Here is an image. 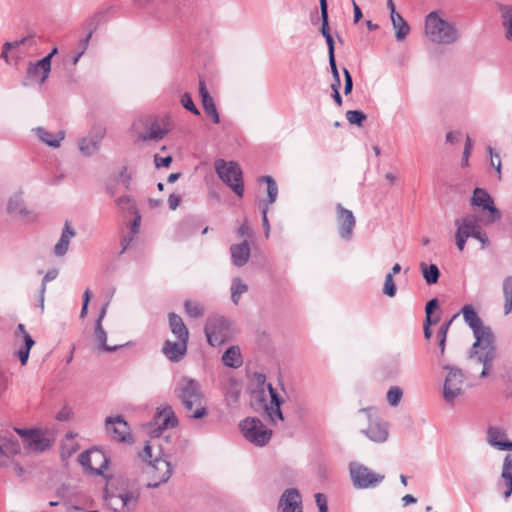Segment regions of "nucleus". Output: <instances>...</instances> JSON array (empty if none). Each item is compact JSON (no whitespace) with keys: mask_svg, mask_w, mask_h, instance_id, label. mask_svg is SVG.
Instances as JSON below:
<instances>
[{"mask_svg":"<svg viewBox=\"0 0 512 512\" xmlns=\"http://www.w3.org/2000/svg\"><path fill=\"white\" fill-rule=\"evenodd\" d=\"M463 319L473 331L475 342L473 343L469 358L477 364H482L480 373L482 378L490 375L497 352L494 344V334L489 326H484L472 305H465L461 309Z\"/></svg>","mask_w":512,"mask_h":512,"instance_id":"nucleus-1","label":"nucleus"},{"mask_svg":"<svg viewBox=\"0 0 512 512\" xmlns=\"http://www.w3.org/2000/svg\"><path fill=\"white\" fill-rule=\"evenodd\" d=\"M140 496V487L125 477L112 479L104 491L105 503L113 512H135Z\"/></svg>","mask_w":512,"mask_h":512,"instance_id":"nucleus-2","label":"nucleus"},{"mask_svg":"<svg viewBox=\"0 0 512 512\" xmlns=\"http://www.w3.org/2000/svg\"><path fill=\"white\" fill-rule=\"evenodd\" d=\"M174 394L189 414V417L201 419L207 415V409L202 403L204 394L197 380L188 376L180 377L176 382Z\"/></svg>","mask_w":512,"mask_h":512,"instance_id":"nucleus-3","label":"nucleus"},{"mask_svg":"<svg viewBox=\"0 0 512 512\" xmlns=\"http://www.w3.org/2000/svg\"><path fill=\"white\" fill-rule=\"evenodd\" d=\"M282 399L277 391L268 384V394L264 389L253 391L251 394V406L255 411H263V415L272 423L283 421V414L281 411Z\"/></svg>","mask_w":512,"mask_h":512,"instance_id":"nucleus-4","label":"nucleus"},{"mask_svg":"<svg viewBox=\"0 0 512 512\" xmlns=\"http://www.w3.org/2000/svg\"><path fill=\"white\" fill-rule=\"evenodd\" d=\"M425 33L432 42L438 44H452L459 38L455 24L440 18L436 12L427 15Z\"/></svg>","mask_w":512,"mask_h":512,"instance_id":"nucleus-5","label":"nucleus"},{"mask_svg":"<svg viewBox=\"0 0 512 512\" xmlns=\"http://www.w3.org/2000/svg\"><path fill=\"white\" fill-rule=\"evenodd\" d=\"M214 168L218 177L230 187L238 197H243L244 182L240 166L234 161L227 162L224 159H217L214 162Z\"/></svg>","mask_w":512,"mask_h":512,"instance_id":"nucleus-6","label":"nucleus"},{"mask_svg":"<svg viewBox=\"0 0 512 512\" xmlns=\"http://www.w3.org/2000/svg\"><path fill=\"white\" fill-rule=\"evenodd\" d=\"M350 480L356 489H372L380 485L385 475L377 473L364 464L352 461L348 467Z\"/></svg>","mask_w":512,"mask_h":512,"instance_id":"nucleus-7","label":"nucleus"},{"mask_svg":"<svg viewBox=\"0 0 512 512\" xmlns=\"http://www.w3.org/2000/svg\"><path fill=\"white\" fill-rule=\"evenodd\" d=\"M239 428L246 440L259 447L265 446L272 436V431L266 428L260 419L254 417L242 420Z\"/></svg>","mask_w":512,"mask_h":512,"instance_id":"nucleus-8","label":"nucleus"},{"mask_svg":"<svg viewBox=\"0 0 512 512\" xmlns=\"http://www.w3.org/2000/svg\"><path fill=\"white\" fill-rule=\"evenodd\" d=\"M374 409L362 408L358 411L359 414H364L368 421V427L362 429L361 432L371 441L375 443H383L389 436V425L386 421L373 413Z\"/></svg>","mask_w":512,"mask_h":512,"instance_id":"nucleus-9","label":"nucleus"},{"mask_svg":"<svg viewBox=\"0 0 512 512\" xmlns=\"http://www.w3.org/2000/svg\"><path fill=\"white\" fill-rule=\"evenodd\" d=\"M443 369L448 370L443 386V398L447 403L453 404L455 399L463 394L465 376L458 367L445 365Z\"/></svg>","mask_w":512,"mask_h":512,"instance_id":"nucleus-10","label":"nucleus"},{"mask_svg":"<svg viewBox=\"0 0 512 512\" xmlns=\"http://www.w3.org/2000/svg\"><path fill=\"white\" fill-rule=\"evenodd\" d=\"M205 335L211 346H219L230 337V326L226 318L219 315L208 317L205 324Z\"/></svg>","mask_w":512,"mask_h":512,"instance_id":"nucleus-11","label":"nucleus"},{"mask_svg":"<svg viewBox=\"0 0 512 512\" xmlns=\"http://www.w3.org/2000/svg\"><path fill=\"white\" fill-rule=\"evenodd\" d=\"M148 473L151 476V480L146 486L148 488H157L171 478L173 466L167 459L156 457L153 461H150Z\"/></svg>","mask_w":512,"mask_h":512,"instance_id":"nucleus-12","label":"nucleus"},{"mask_svg":"<svg viewBox=\"0 0 512 512\" xmlns=\"http://www.w3.org/2000/svg\"><path fill=\"white\" fill-rule=\"evenodd\" d=\"M471 205L480 207L489 212V216L486 219L487 223H495L502 217L500 210L495 206L492 197L485 189H474L471 197Z\"/></svg>","mask_w":512,"mask_h":512,"instance_id":"nucleus-13","label":"nucleus"},{"mask_svg":"<svg viewBox=\"0 0 512 512\" xmlns=\"http://www.w3.org/2000/svg\"><path fill=\"white\" fill-rule=\"evenodd\" d=\"M107 434L115 441L130 442L132 435L127 421L121 415L109 416L105 419Z\"/></svg>","mask_w":512,"mask_h":512,"instance_id":"nucleus-14","label":"nucleus"},{"mask_svg":"<svg viewBox=\"0 0 512 512\" xmlns=\"http://www.w3.org/2000/svg\"><path fill=\"white\" fill-rule=\"evenodd\" d=\"M104 135L105 130L101 126H94L87 137L79 139L78 147L80 152L84 156H91L97 153Z\"/></svg>","mask_w":512,"mask_h":512,"instance_id":"nucleus-15","label":"nucleus"},{"mask_svg":"<svg viewBox=\"0 0 512 512\" xmlns=\"http://www.w3.org/2000/svg\"><path fill=\"white\" fill-rule=\"evenodd\" d=\"M338 232L342 239L350 240L356 225V219L351 210L344 208L340 203L336 205Z\"/></svg>","mask_w":512,"mask_h":512,"instance_id":"nucleus-16","label":"nucleus"},{"mask_svg":"<svg viewBox=\"0 0 512 512\" xmlns=\"http://www.w3.org/2000/svg\"><path fill=\"white\" fill-rule=\"evenodd\" d=\"M79 463L88 471L101 475L102 469L107 468L108 460L100 451H84L78 457Z\"/></svg>","mask_w":512,"mask_h":512,"instance_id":"nucleus-17","label":"nucleus"},{"mask_svg":"<svg viewBox=\"0 0 512 512\" xmlns=\"http://www.w3.org/2000/svg\"><path fill=\"white\" fill-rule=\"evenodd\" d=\"M7 210L10 214L17 216L25 222H33L37 218L36 214L27 208L20 193L14 194L10 197L7 204Z\"/></svg>","mask_w":512,"mask_h":512,"instance_id":"nucleus-18","label":"nucleus"},{"mask_svg":"<svg viewBox=\"0 0 512 512\" xmlns=\"http://www.w3.org/2000/svg\"><path fill=\"white\" fill-rule=\"evenodd\" d=\"M279 512H303L300 493L295 488L286 489L279 500Z\"/></svg>","mask_w":512,"mask_h":512,"instance_id":"nucleus-19","label":"nucleus"},{"mask_svg":"<svg viewBox=\"0 0 512 512\" xmlns=\"http://www.w3.org/2000/svg\"><path fill=\"white\" fill-rule=\"evenodd\" d=\"M259 180L267 184L268 200L267 203L262 208V225L265 229V236L268 237L270 232V225L267 218V213L269 209L268 206L276 201L278 196V186L275 180L269 175L262 176Z\"/></svg>","mask_w":512,"mask_h":512,"instance_id":"nucleus-20","label":"nucleus"},{"mask_svg":"<svg viewBox=\"0 0 512 512\" xmlns=\"http://www.w3.org/2000/svg\"><path fill=\"white\" fill-rule=\"evenodd\" d=\"M188 340L178 339L177 342L166 340L162 347V353L171 361L179 362L187 352Z\"/></svg>","mask_w":512,"mask_h":512,"instance_id":"nucleus-21","label":"nucleus"},{"mask_svg":"<svg viewBox=\"0 0 512 512\" xmlns=\"http://www.w3.org/2000/svg\"><path fill=\"white\" fill-rule=\"evenodd\" d=\"M506 432L504 429L496 426H489L487 429V442L490 446L498 450L512 451V441L505 440Z\"/></svg>","mask_w":512,"mask_h":512,"instance_id":"nucleus-22","label":"nucleus"},{"mask_svg":"<svg viewBox=\"0 0 512 512\" xmlns=\"http://www.w3.org/2000/svg\"><path fill=\"white\" fill-rule=\"evenodd\" d=\"M154 420L159 430L174 428L178 425V419L169 405L158 407Z\"/></svg>","mask_w":512,"mask_h":512,"instance_id":"nucleus-23","label":"nucleus"},{"mask_svg":"<svg viewBox=\"0 0 512 512\" xmlns=\"http://www.w3.org/2000/svg\"><path fill=\"white\" fill-rule=\"evenodd\" d=\"M108 305H109V302H106L102 306V308H101V311H100L99 316H98V318L96 320V323H95V336H96V339H97L98 343L100 344L101 348L104 351L114 352L120 346H118V345L109 346L107 344V333H106V331L104 330V328L102 326V321H103V319H104V317L106 315Z\"/></svg>","mask_w":512,"mask_h":512,"instance_id":"nucleus-24","label":"nucleus"},{"mask_svg":"<svg viewBox=\"0 0 512 512\" xmlns=\"http://www.w3.org/2000/svg\"><path fill=\"white\" fill-rule=\"evenodd\" d=\"M457 226L456 236H461L466 239L473 237L476 229L479 228V224L475 215L469 214L461 219L455 220Z\"/></svg>","mask_w":512,"mask_h":512,"instance_id":"nucleus-25","label":"nucleus"},{"mask_svg":"<svg viewBox=\"0 0 512 512\" xmlns=\"http://www.w3.org/2000/svg\"><path fill=\"white\" fill-rule=\"evenodd\" d=\"M232 263L236 267H243L250 258V246L247 240L230 246Z\"/></svg>","mask_w":512,"mask_h":512,"instance_id":"nucleus-26","label":"nucleus"},{"mask_svg":"<svg viewBox=\"0 0 512 512\" xmlns=\"http://www.w3.org/2000/svg\"><path fill=\"white\" fill-rule=\"evenodd\" d=\"M52 446V441L46 436L42 429L34 428L33 435L30 437L25 448L34 452H44Z\"/></svg>","mask_w":512,"mask_h":512,"instance_id":"nucleus-27","label":"nucleus"},{"mask_svg":"<svg viewBox=\"0 0 512 512\" xmlns=\"http://www.w3.org/2000/svg\"><path fill=\"white\" fill-rule=\"evenodd\" d=\"M51 68L49 67L48 58H42L38 60L36 63H31L28 67V76L31 79L39 81V83H44L49 76Z\"/></svg>","mask_w":512,"mask_h":512,"instance_id":"nucleus-28","label":"nucleus"},{"mask_svg":"<svg viewBox=\"0 0 512 512\" xmlns=\"http://www.w3.org/2000/svg\"><path fill=\"white\" fill-rule=\"evenodd\" d=\"M76 235V231L71 224L66 221L62 229L60 239L54 246V254L58 257L64 256L68 249L70 240Z\"/></svg>","mask_w":512,"mask_h":512,"instance_id":"nucleus-29","label":"nucleus"},{"mask_svg":"<svg viewBox=\"0 0 512 512\" xmlns=\"http://www.w3.org/2000/svg\"><path fill=\"white\" fill-rule=\"evenodd\" d=\"M198 228L199 225L195 218L191 216L185 217L184 219L177 223L175 228V236L179 240L186 239L193 235Z\"/></svg>","mask_w":512,"mask_h":512,"instance_id":"nucleus-30","label":"nucleus"},{"mask_svg":"<svg viewBox=\"0 0 512 512\" xmlns=\"http://www.w3.org/2000/svg\"><path fill=\"white\" fill-rule=\"evenodd\" d=\"M501 26L504 29L505 39L512 42V5L498 4Z\"/></svg>","mask_w":512,"mask_h":512,"instance_id":"nucleus-31","label":"nucleus"},{"mask_svg":"<svg viewBox=\"0 0 512 512\" xmlns=\"http://www.w3.org/2000/svg\"><path fill=\"white\" fill-rule=\"evenodd\" d=\"M38 138L46 145L58 148L61 145L62 140L65 137V132L60 130L56 133H52L44 128L38 127L36 130Z\"/></svg>","mask_w":512,"mask_h":512,"instance_id":"nucleus-32","label":"nucleus"},{"mask_svg":"<svg viewBox=\"0 0 512 512\" xmlns=\"http://www.w3.org/2000/svg\"><path fill=\"white\" fill-rule=\"evenodd\" d=\"M168 319L171 332L177 339L189 340V331L182 318L175 313H169Z\"/></svg>","mask_w":512,"mask_h":512,"instance_id":"nucleus-33","label":"nucleus"},{"mask_svg":"<svg viewBox=\"0 0 512 512\" xmlns=\"http://www.w3.org/2000/svg\"><path fill=\"white\" fill-rule=\"evenodd\" d=\"M393 28L396 30L395 38L402 41L410 32V27L404 18L396 11L391 12Z\"/></svg>","mask_w":512,"mask_h":512,"instance_id":"nucleus-34","label":"nucleus"},{"mask_svg":"<svg viewBox=\"0 0 512 512\" xmlns=\"http://www.w3.org/2000/svg\"><path fill=\"white\" fill-rule=\"evenodd\" d=\"M222 361L223 364L227 367H240L243 363L240 348L237 346L229 347L222 355Z\"/></svg>","mask_w":512,"mask_h":512,"instance_id":"nucleus-35","label":"nucleus"},{"mask_svg":"<svg viewBox=\"0 0 512 512\" xmlns=\"http://www.w3.org/2000/svg\"><path fill=\"white\" fill-rule=\"evenodd\" d=\"M168 130L160 126L157 121H153L146 133H140L138 139L142 141H159L165 137Z\"/></svg>","mask_w":512,"mask_h":512,"instance_id":"nucleus-36","label":"nucleus"},{"mask_svg":"<svg viewBox=\"0 0 512 512\" xmlns=\"http://www.w3.org/2000/svg\"><path fill=\"white\" fill-rule=\"evenodd\" d=\"M501 477L507 486L504 497L507 499L512 494V456L506 455L503 462Z\"/></svg>","mask_w":512,"mask_h":512,"instance_id":"nucleus-37","label":"nucleus"},{"mask_svg":"<svg viewBox=\"0 0 512 512\" xmlns=\"http://www.w3.org/2000/svg\"><path fill=\"white\" fill-rule=\"evenodd\" d=\"M502 292L504 298V315H509L512 312V276L504 278Z\"/></svg>","mask_w":512,"mask_h":512,"instance_id":"nucleus-38","label":"nucleus"},{"mask_svg":"<svg viewBox=\"0 0 512 512\" xmlns=\"http://www.w3.org/2000/svg\"><path fill=\"white\" fill-rule=\"evenodd\" d=\"M420 270L422 272L423 278L425 279L428 285L436 284L440 277V270L435 264H420Z\"/></svg>","mask_w":512,"mask_h":512,"instance_id":"nucleus-39","label":"nucleus"},{"mask_svg":"<svg viewBox=\"0 0 512 512\" xmlns=\"http://www.w3.org/2000/svg\"><path fill=\"white\" fill-rule=\"evenodd\" d=\"M248 291V285L239 277L232 280L231 284V300L237 305L242 294Z\"/></svg>","mask_w":512,"mask_h":512,"instance_id":"nucleus-40","label":"nucleus"},{"mask_svg":"<svg viewBox=\"0 0 512 512\" xmlns=\"http://www.w3.org/2000/svg\"><path fill=\"white\" fill-rule=\"evenodd\" d=\"M99 15H95L87 22V27L89 29L88 34L79 41L78 47L80 54H84L88 48L89 41L92 37L93 32L96 30L98 22H99Z\"/></svg>","mask_w":512,"mask_h":512,"instance_id":"nucleus-41","label":"nucleus"},{"mask_svg":"<svg viewBox=\"0 0 512 512\" xmlns=\"http://www.w3.org/2000/svg\"><path fill=\"white\" fill-rule=\"evenodd\" d=\"M35 341L30 336L29 333H25V341L24 345L15 353V355L19 358L21 365H26L29 359V354L31 348L34 346Z\"/></svg>","mask_w":512,"mask_h":512,"instance_id":"nucleus-42","label":"nucleus"},{"mask_svg":"<svg viewBox=\"0 0 512 512\" xmlns=\"http://www.w3.org/2000/svg\"><path fill=\"white\" fill-rule=\"evenodd\" d=\"M321 33H322L323 37L325 38L327 46H328V56L329 57L335 56V43H334V39L329 30V20L328 19L322 20Z\"/></svg>","mask_w":512,"mask_h":512,"instance_id":"nucleus-43","label":"nucleus"},{"mask_svg":"<svg viewBox=\"0 0 512 512\" xmlns=\"http://www.w3.org/2000/svg\"><path fill=\"white\" fill-rule=\"evenodd\" d=\"M184 308L187 315L194 319L200 318L204 314L203 306L195 301L186 300L184 302Z\"/></svg>","mask_w":512,"mask_h":512,"instance_id":"nucleus-44","label":"nucleus"},{"mask_svg":"<svg viewBox=\"0 0 512 512\" xmlns=\"http://www.w3.org/2000/svg\"><path fill=\"white\" fill-rule=\"evenodd\" d=\"M116 206L121 211H128L129 213H136V206L133 199L129 195H123L115 199Z\"/></svg>","mask_w":512,"mask_h":512,"instance_id":"nucleus-45","label":"nucleus"},{"mask_svg":"<svg viewBox=\"0 0 512 512\" xmlns=\"http://www.w3.org/2000/svg\"><path fill=\"white\" fill-rule=\"evenodd\" d=\"M202 105H203V109H204L205 113L209 117H211L212 121L215 124H218L220 122V116L217 111V108H216L213 98L203 100Z\"/></svg>","mask_w":512,"mask_h":512,"instance_id":"nucleus-46","label":"nucleus"},{"mask_svg":"<svg viewBox=\"0 0 512 512\" xmlns=\"http://www.w3.org/2000/svg\"><path fill=\"white\" fill-rule=\"evenodd\" d=\"M346 119L349 124L361 127L367 119V116L360 110H349L346 112Z\"/></svg>","mask_w":512,"mask_h":512,"instance_id":"nucleus-47","label":"nucleus"},{"mask_svg":"<svg viewBox=\"0 0 512 512\" xmlns=\"http://www.w3.org/2000/svg\"><path fill=\"white\" fill-rule=\"evenodd\" d=\"M403 396V391L399 386H391L387 391V401L392 407H396Z\"/></svg>","mask_w":512,"mask_h":512,"instance_id":"nucleus-48","label":"nucleus"},{"mask_svg":"<svg viewBox=\"0 0 512 512\" xmlns=\"http://www.w3.org/2000/svg\"><path fill=\"white\" fill-rule=\"evenodd\" d=\"M182 106L190 111L191 113H193L194 115H200V111L199 109L196 107V105L194 104L193 100H192V97L191 95L188 93V92H185L182 96H181V100H180Z\"/></svg>","mask_w":512,"mask_h":512,"instance_id":"nucleus-49","label":"nucleus"},{"mask_svg":"<svg viewBox=\"0 0 512 512\" xmlns=\"http://www.w3.org/2000/svg\"><path fill=\"white\" fill-rule=\"evenodd\" d=\"M396 291L397 289L392 274H387L385 276L383 293L388 297H394L396 295Z\"/></svg>","mask_w":512,"mask_h":512,"instance_id":"nucleus-50","label":"nucleus"},{"mask_svg":"<svg viewBox=\"0 0 512 512\" xmlns=\"http://www.w3.org/2000/svg\"><path fill=\"white\" fill-rule=\"evenodd\" d=\"M343 74H344V94L348 95L352 92L353 89V79L349 72V70L345 67H343Z\"/></svg>","mask_w":512,"mask_h":512,"instance_id":"nucleus-51","label":"nucleus"},{"mask_svg":"<svg viewBox=\"0 0 512 512\" xmlns=\"http://www.w3.org/2000/svg\"><path fill=\"white\" fill-rule=\"evenodd\" d=\"M14 431L23 439L24 446H26L30 437L33 435L34 428L25 429V428L14 427Z\"/></svg>","mask_w":512,"mask_h":512,"instance_id":"nucleus-52","label":"nucleus"},{"mask_svg":"<svg viewBox=\"0 0 512 512\" xmlns=\"http://www.w3.org/2000/svg\"><path fill=\"white\" fill-rule=\"evenodd\" d=\"M36 34L34 32L29 33L26 37H23L19 40L14 41V46L19 47L21 45L28 44L29 46H35L36 43L34 41Z\"/></svg>","mask_w":512,"mask_h":512,"instance_id":"nucleus-53","label":"nucleus"},{"mask_svg":"<svg viewBox=\"0 0 512 512\" xmlns=\"http://www.w3.org/2000/svg\"><path fill=\"white\" fill-rule=\"evenodd\" d=\"M5 450L7 452V455L8 454H11V455H16L18 453H20V444L17 440H10L6 445H5Z\"/></svg>","mask_w":512,"mask_h":512,"instance_id":"nucleus-54","label":"nucleus"},{"mask_svg":"<svg viewBox=\"0 0 512 512\" xmlns=\"http://www.w3.org/2000/svg\"><path fill=\"white\" fill-rule=\"evenodd\" d=\"M154 162H155V166L157 168L169 167L170 164L172 163V157L171 156L160 157L159 155L156 154L154 156Z\"/></svg>","mask_w":512,"mask_h":512,"instance_id":"nucleus-55","label":"nucleus"},{"mask_svg":"<svg viewBox=\"0 0 512 512\" xmlns=\"http://www.w3.org/2000/svg\"><path fill=\"white\" fill-rule=\"evenodd\" d=\"M457 316H458V313L453 315L452 318L449 321L443 323L440 326V328H439V330L437 332V337H447V333L449 331V328H450L452 322L454 321V319L457 318Z\"/></svg>","mask_w":512,"mask_h":512,"instance_id":"nucleus-56","label":"nucleus"},{"mask_svg":"<svg viewBox=\"0 0 512 512\" xmlns=\"http://www.w3.org/2000/svg\"><path fill=\"white\" fill-rule=\"evenodd\" d=\"M473 238L480 241L482 248H486L489 245V239L487 235L481 231L480 227L476 229L475 233L473 234Z\"/></svg>","mask_w":512,"mask_h":512,"instance_id":"nucleus-57","label":"nucleus"},{"mask_svg":"<svg viewBox=\"0 0 512 512\" xmlns=\"http://www.w3.org/2000/svg\"><path fill=\"white\" fill-rule=\"evenodd\" d=\"M132 214L135 217H134L133 221L131 222L130 229H131L132 235H135L139 231V227H140V223H141V215L139 214L138 210H136V213H132Z\"/></svg>","mask_w":512,"mask_h":512,"instance_id":"nucleus-58","label":"nucleus"},{"mask_svg":"<svg viewBox=\"0 0 512 512\" xmlns=\"http://www.w3.org/2000/svg\"><path fill=\"white\" fill-rule=\"evenodd\" d=\"M439 306V302L437 298H433L429 300L425 307V313L428 314V319H430V314H433V311L437 309Z\"/></svg>","mask_w":512,"mask_h":512,"instance_id":"nucleus-59","label":"nucleus"},{"mask_svg":"<svg viewBox=\"0 0 512 512\" xmlns=\"http://www.w3.org/2000/svg\"><path fill=\"white\" fill-rule=\"evenodd\" d=\"M140 456L145 461H149V462L153 461L152 460V447L148 442L145 444L142 452L140 453Z\"/></svg>","mask_w":512,"mask_h":512,"instance_id":"nucleus-60","label":"nucleus"},{"mask_svg":"<svg viewBox=\"0 0 512 512\" xmlns=\"http://www.w3.org/2000/svg\"><path fill=\"white\" fill-rule=\"evenodd\" d=\"M58 275V271L55 269L49 270L43 277L41 285H44V289H46V284L52 280H54Z\"/></svg>","mask_w":512,"mask_h":512,"instance_id":"nucleus-61","label":"nucleus"},{"mask_svg":"<svg viewBox=\"0 0 512 512\" xmlns=\"http://www.w3.org/2000/svg\"><path fill=\"white\" fill-rule=\"evenodd\" d=\"M199 95L201 97V101L212 98L207 90L205 82L201 79L199 81Z\"/></svg>","mask_w":512,"mask_h":512,"instance_id":"nucleus-62","label":"nucleus"},{"mask_svg":"<svg viewBox=\"0 0 512 512\" xmlns=\"http://www.w3.org/2000/svg\"><path fill=\"white\" fill-rule=\"evenodd\" d=\"M315 500H316V504L319 508V511H321V509L324 507V509H328V505H327V499L326 497L321 494V493H316L315 494Z\"/></svg>","mask_w":512,"mask_h":512,"instance_id":"nucleus-63","label":"nucleus"},{"mask_svg":"<svg viewBox=\"0 0 512 512\" xmlns=\"http://www.w3.org/2000/svg\"><path fill=\"white\" fill-rule=\"evenodd\" d=\"M180 204V196L177 194H170L168 197V205L171 210L177 209Z\"/></svg>","mask_w":512,"mask_h":512,"instance_id":"nucleus-64","label":"nucleus"}]
</instances>
